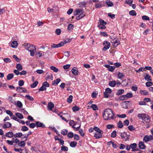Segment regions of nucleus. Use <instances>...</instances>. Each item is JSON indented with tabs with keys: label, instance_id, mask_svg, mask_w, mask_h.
<instances>
[{
	"label": "nucleus",
	"instance_id": "1",
	"mask_svg": "<svg viewBox=\"0 0 153 153\" xmlns=\"http://www.w3.org/2000/svg\"><path fill=\"white\" fill-rule=\"evenodd\" d=\"M102 116L104 119L105 120H114L116 118L114 113L109 108H107L103 111Z\"/></svg>",
	"mask_w": 153,
	"mask_h": 153
},
{
	"label": "nucleus",
	"instance_id": "2",
	"mask_svg": "<svg viewBox=\"0 0 153 153\" xmlns=\"http://www.w3.org/2000/svg\"><path fill=\"white\" fill-rule=\"evenodd\" d=\"M25 49L30 52V55L31 56H33L36 52L35 46L34 45L25 43Z\"/></svg>",
	"mask_w": 153,
	"mask_h": 153
},
{
	"label": "nucleus",
	"instance_id": "3",
	"mask_svg": "<svg viewBox=\"0 0 153 153\" xmlns=\"http://www.w3.org/2000/svg\"><path fill=\"white\" fill-rule=\"evenodd\" d=\"M94 130L96 131L94 135V137L95 138L99 139L101 138L102 137L103 131L96 126L94 127Z\"/></svg>",
	"mask_w": 153,
	"mask_h": 153
},
{
	"label": "nucleus",
	"instance_id": "4",
	"mask_svg": "<svg viewBox=\"0 0 153 153\" xmlns=\"http://www.w3.org/2000/svg\"><path fill=\"white\" fill-rule=\"evenodd\" d=\"M69 42H70V41H68V42L65 41V43L63 42H61L60 43L57 44L52 43L51 45V47L53 48H58L62 46L64 44Z\"/></svg>",
	"mask_w": 153,
	"mask_h": 153
},
{
	"label": "nucleus",
	"instance_id": "5",
	"mask_svg": "<svg viewBox=\"0 0 153 153\" xmlns=\"http://www.w3.org/2000/svg\"><path fill=\"white\" fill-rule=\"evenodd\" d=\"M104 48L102 49V50L105 51L108 49L110 47V43L108 41H104L103 43Z\"/></svg>",
	"mask_w": 153,
	"mask_h": 153
},
{
	"label": "nucleus",
	"instance_id": "6",
	"mask_svg": "<svg viewBox=\"0 0 153 153\" xmlns=\"http://www.w3.org/2000/svg\"><path fill=\"white\" fill-rule=\"evenodd\" d=\"M74 14L75 15H85V13L84 12L83 10L82 9H76L74 11Z\"/></svg>",
	"mask_w": 153,
	"mask_h": 153
},
{
	"label": "nucleus",
	"instance_id": "7",
	"mask_svg": "<svg viewBox=\"0 0 153 153\" xmlns=\"http://www.w3.org/2000/svg\"><path fill=\"white\" fill-rule=\"evenodd\" d=\"M36 126L38 127H41L42 128H44L45 127V125L39 121H36Z\"/></svg>",
	"mask_w": 153,
	"mask_h": 153
},
{
	"label": "nucleus",
	"instance_id": "8",
	"mask_svg": "<svg viewBox=\"0 0 153 153\" xmlns=\"http://www.w3.org/2000/svg\"><path fill=\"white\" fill-rule=\"evenodd\" d=\"M143 120H144L145 122L146 121H148V122H150V118L148 116V115L146 114H143Z\"/></svg>",
	"mask_w": 153,
	"mask_h": 153
},
{
	"label": "nucleus",
	"instance_id": "9",
	"mask_svg": "<svg viewBox=\"0 0 153 153\" xmlns=\"http://www.w3.org/2000/svg\"><path fill=\"white\" fill-rule=\"evenodd\" d=\"M105 66L108 68V70L111 72H112L115 68V67L114 66H110L109 65H105Z\"/></svg>",
	"mask_w": 153,
	"mask_h": 153
},
{
	"label": "nucleus",
	"instance_id": "10",
	"mask_svg": "<svg viewBox=\"0 0 153 153\" xmlns=\"http://www.w3.org/2000/svg\"><path fill=\"white\" fill-rule=\"evenodd\" d=\"M12 126L11 123L8 122H6L4 124L2 127L4 128H7L10 127Z\"/></svg>",
	"mask_w": 153,
	"mask_h": 153
},
{
	"label": "nucleus",
	"instance_id": "11",
	"mask_svg": "<svg viewBox=\"0 0 153 153\" xmlns=\"http://www.w3.org/2000/svg\"><path fill=\"white\" fill-rule=\"evenodd\" d=\"M138 146L139 148L141 149H144L146 148V146L144 142L142 141L140 142L139 143Z\"/></svg>",
	"mask_w": 153,
	"mask_h": 153
},
{
	"label": "nucleus",
	"instance_id": "12",
	"mask_svg": "<svg viewBox=\"0 0 153 153\" xmlns=\"http://www.w3.org/2000/svg\"><path fill=\"white\" fill-rule=\"evenodd\" d=\"M71 71L73 74L75 76L77 75L78 74V71L77 69L75 67H74L72 68Z\"/></svg>",
	"mask_w": 153,
	"mask_h": 153
},
{
	"label": "nucleus",
	"instance_id": "13",
	"mask_svg": "<svg viewBox=\"0 0 153 153\" xmlns=\"http://www.w3.org/2000/svg\"><path fill=\"white\" fill-rule=\"evenodd\" d=\"M61 81L60 79L58 78L56 80H54L52 83V85H56Z\"/></svg>",
	"mask_w": 153,
	"mask_h": 153
},
{
	"label": "nucleus",
	"instance_id": "14",
	"mask_svg": "<svg viewBox=\"0 0 153 153\" xmlns=\"http://www.w3.org/2000/svg\"><path fill=\"white\" fill-rule=\"evenodd\" d=\"M74 26L72 24H69L68 26V32L71 31L73 29Z\"/></svg>",
	"mask_w": 153,
	"mask_h": 153
},
{
	"label": "nucleus",
	"instance_id": "15",
	"mask_svg": "<svg viewBox=\"0 0 153 153\" xmlns=\"http://www.w3.org/2000/svg\"><path fill=\"white\" fill-rule=\"evenodd\" d=\"M14 134L12 132H9L5 134V136L8 137H11L14 136Z\"/></svg>",
	"mask_w": 153,
	"mask_h": 153
},
{
	"label": "nucleus",
	"instance_id": "16",
	"mask_svg": "<svg viewBox=\"0 0 153 153\" xmlns=\"http://www.w3.org/2000/svg\"><path fill=\"white\" fill-rule=\"evenodd\" d=\"M54 104L51 102H49L48 105V108L49 110H52V108L54 107Z\"/></svg>",
	"mask_w": 153,
	"mask_h": 153
},
{
	"label": "nucleus",
	"instance_id": "17",
	"mask_svg": "<svg viewBox=\"0 0 153 153\" xmlns=\"http://www.w3.org/2000/svg\"><path fill=\"white\" fill-rule=\"evenodd\" d=\"M77 144V142L75 141H72L70 143V145L71 147L74 148L75 147Z\"/></svg>",
	"mask_w": 153,
	"mask_h": 153
},
{
	"label": "nucleus",
	"instance_id": "18",
	"mask_svg": "<svg viewBox=\"0 0 153 153\" xmlns=\"http://www.w3.org/2000/svg\"><path fill=\"white\" fill-rule=\"evenodd\" d=\"M18 43L16 41H13L11 44V46L12 48H16L18 45Z\"/></svg>",
	"mask_w": 153,
	"mask_h": 153
},
{
	"label": "nucleus",
	"instance_id": "19",
	"mask_svg": "<svg viewBox=\"0 0 153 153\" xmlns=\"http://www.w3.org/2000/svg\"><path fill=\"white\" fill-rule=\"evenodd\" d=\"M120 136L121 138H124L126 137H127V139H128V135H127V133L125 132H124L123 133H121Z\"/></svg>",
	"mask_w": 153,
	"mask_h": 153
},
{
	"label": "nucleus",
	"instance_id": "20",
	"mask_svg": "<svg viewBox=\"0 0 153 153\" xmlns=\"http://www.w3.org/2000/svg\"><path fill=\"white\" fill-rule=\"evenodd\" d=\"M116 84V81H111L109 83V85L112 87H114Z\"/></svg>",
	"mask_w": 153,
	"mask_h": 153
},
{
	"label": "nucleus",
	"instance_id": "21",
	"mask_svg": "<svg viewBox=\"0 0 153 153\" xmlns=\"http://www.w3.org/2000/svg\"><path fill=\"white\" fill-rule=\"evenodd\" d=\"M17 70L19 71H21L23 69V67L22 65L19 63L17 64L16 67Z\"/></svg>",
	"mask_w": 153,
	"mask_h": 153
},
{
	"label": "nucleus",
	"instance_id": "22",
	"mask_svg": "<svg viewBox=\"0 0 153 153\" xmlns=\"http://www.w3.org/2000/svg\"><path fill=\"white\" fill-rule=\"evenodd\" d=\"M14 76V75L13 74H9L7 76V79L9 80L12 79Z\"/></svg>",
	"mask_w": 153,
	"mask_h": 153
},
{
	"label": "nucleus",
	"instance_id": "23",
	"mask_svg": "<svg viewBox=\"0 0 153 153\" xmlns=\"http://www.w3.org/2000/svg\"><path fill=\"white\" fill-rule=\"evenodd\" d=\"M124 91L123 89H119L118 90L117 92L116 93V94L117 95H120L123 94L124 92Z\"/></svg>",
	"mask_w": 153,
	"mask_h": 153
},
{
	"label": "nucleus",
	"instance_id": "24",
	"mask_svg": "<svg viewBox=\"0 0 153 153\" xmlns=\"http://www.w3.org/2000/svg\"><path fill=\"white\" fill-rule=\"evenodd\" d=\"M23 135H24L22 133H17L14 134V136L16 137L20 138Z\"/></svg>",
	"mask_w": 153,
	"mask_h": 153
},
{
	"label": "nucleus",
	"instance_id": "25",
	"mask_svg": "<svg viewBox=\"0 0 153 153\" xmlns=\"http://www.w3.org/2000/svg\"><path fill=\"white\" fill-rule=\"evenodd\" d=\"M112 40H111V42ZM114 44L113 45L114 47H117L120 44V42L117 40H115V41L112 42Z\"/></svg>",
	"mask_w": 153,
	"mask_h": 153
},
{
	"label": "nucleus",
	"instance_id": "26",
	"mask_svg": "<svg viewBox=\"0 0 153 153\" xmlns=\"http://www.w3.org/2000/svg\"><path fill=\"white\" fill-rule=\"evenodd\" d=\"M44 53L43 51H40L36 54V55H37L38 57H40L42 56Z\"/></svg>",
	"mask_w": 153,
	"mask_h": 153
},
{
	"label": "nucleus",
	"instance_id": "27",
	"mask_svg": "<svg viewBox=\"0 0 153 153\" xmlns=\"http://www.w3.org/2000/svg\"><path fill=\"white\" fill-rule=\"evenodd\" d=\"M119 99L120 100H127V97H126V95H123L122 96H120L119 98Z\"/></svg>",
	"mask_w": 153,
	"mask_h": 153
},
{
	"label": "nucleus",
	"instance_id": "28",
	"mask_svg": "<svg viewBox=\"0 0 153 153\" xmlns=\"http://www.w3.org/2000/svg\"><path fill=\"white\" fill-rule=\"evenodd\" d=\"M140 93L142 95H148V92L146 90H140Z\"/></svg>",
	"mask_w": 153,
	"mask_h": 153
},
{
	"label": "nucleus",
	"instance_id": "29",
	"mask_svg": "<svg viewBox=\"0 0 153 153\" xmlns=\"http://www.w3.org/2000/svg\"><path fill=\"white\" fill-rule=\"evenodd\" d=\"M144 79L146 80L147 81H150L152 80V79H151L150 76L148 75V74H146V76L144 77Z\"/></svg>",
	"mask_w": 153,
	"mask_h": 153
},
{
	"label": "nucleus",
	"instance_id": "30",
	"mask_svg": "<svg viewBox=\"0 0 153 153\" xmlns=\"http://www.w3.org/2000/svg\"><path fill=\"white\" fill-rule=\"evenodd\" d=\"M25 97L27 98V99L29 100L33 101L34 100L33 98L32 97L28 95H26L25 96Z\"/></svg>",
	"mask_w": 153,
	"mask_h": 153
},
{
	"label": "nucleus",
	"instance_id": "31",
	"mask_svg": "<svg viewBox=\"0 0 153 153\" xmlns=\"http://www.w3.org/2000/svg\"><path fill=\"white\" fill-rule=\"evenodd\" d=\"M16 106H17L19 108H22V107L23 105L22 102L19 101H18L16 104Z\"/></svg>",
	"mask_w": 153,
	"mask_h": 153
},
{
	"label": "nucleus",
	"instance_id": "32",
	"mask_svg": "<svg viewBox=\"0 0 153 153\" xmlns=\"http://www.w3.org/2000/svg\"><path fill=\"white\" fill-rule=\"evenodd\" d=\"M68 131L66 129H63L62 130L61 133L64 135H66L67 134Z\"/></svg>",
	"mask_w": 153,
	"mask_h": 153
},
{
	"label": "nucleus",
	"instance_id": "33",
	"mask_svg": "<svg viewBox=\"0 0 153 153\" xmlns=\"http://www.w3.org/2000/svg\"><path fill=\"white\" fill-rule=\"evenodd\" d=\"M38 82L37 81H35L31 85V87L32 88H35L38 85Z\"/></svg>",
	"mask_w": 153,
	"mask_h": 153
},
{
	"label": "nucleus",
	"instance_id": "34",
	"mask_svg": "<svg viewBox=\"0 0 153 153\" xmlns=\"http://www.w3.org/2000/svg\"><path fill=\"white\" fill-rule=\"evenodd\" d=\"M16 116L18 118L20 119H22L23 116V115L20 113H17L16 114Z\"/></svg>",
	"mask_w": 153,
	"mask_h": 153
},
{
	"label": "nucleus",
	"instance_id": "35",
	"mask_svg": "<svg viewBox=\"0 0 153 153\" xmlns=\"http://www.w3.org/2000/svg\"><path fill=\"white\" fill-rule=\"evenodd\" d=\"M50 68L55 72H57L59 71V69L53 66H51Z\"/></svg>",
	"mask_w": 153,
	"mask_h": 153
},
{
	"label": "nucleus",
	"instance_id": "36",
	"mask_svg": "<svg viewBox=\"0 0 153 153\" xmlns=\"http://www.w3.org/2000/svg\"><path fill=\"white\" fill-rule=\"evenodd\" d=\"M61 150L62 151H67L68 150V148L67 146L62 145L61 147Z\"/></svg>",
	"mask_w": 153,
	"mask_h": 153
},
{
	"label": "nucleus",
	"instance_id": "37",
	"mask_svg": "<svg viewBox=\"0 0 153 153\" xmlns=\"http://www.w3.org/2000/svg\"><path fill=\"white\" fill-rule=\"evenodd\" d=\"M137 144L136 143H133L130 144V147L132 149H134L137 147Z\"/></svg>",
	"mask_w": 153,
	"mask_h": 153
},
{
	"label": "nucleus",
	"instance_id": "38",
	"mask_svg": "<svg viewBox=\"0 0 153 153\" xmlns=\"http://www.w3.org/2000/svg\"><path fill=\"white\" fill-rule=\"evenodd\" d=\"M117 126L120 128H122L123 126L122 122L121 121H119L117 124Z\"/></svg>",
	"mask_w": 153,
	"mask_h": 153
},
{
	"label": "nucleus",
	"instance_id": "39",
	"mask_svg": "<svg viewBox=\"0 0 153 153\" xmlns=\"http://www.w3.org/2000/svg\"><path fill=\"white\" fill-rule=\"evenodd\" d=\"M72 99H73L72 96L71 95H70L67 99V102L69 103H71L72 101Z\"/></svg>",
	"mask_w": 153,
	"mask_h": 153
},
{
	"label": "nucleus",
	"instance_id": "40",
	"mask_svg": "<svg viewBox=\"0 0 153 153\" xmlns=\"http://www.w3.org/2000/svg\"><path fill=\"white\" fill-rule=\"evenodd\" d=\"M106 4L108 7H112L113 5V4L112 2L109 1H107L106 2Z\"/></svg>",
	"mask_w": 153,
	"mask_h": 153
},
{
	"label": "nucleus",
	"instance_id": "41",
	"mask_svg": "<svg viewBox=\"0 0 153 153\" xmlns=\"http://www.w3.org/2000/svg\"><path fill=\"white\" fill-rule=\"evenodd\" d=\"M129 14L131 16H135L136 15L137 13L134 10H132L130 11L129 13Z\"/></svg>",
	"mask_w": 153,
	"mask_h": 153
},
{
	"label": "nucleus",
	"instance_id": "42",
	"mask_svg": "<svg viewBox=\"0 0 153 153\" xmlns=\"http://www.w3.org/2000/svg\"><path fill=\"white\" fill-rule=\"evenodd\" d=\"M25 143L24 141H20L19 142L18 145L20 147L24 146L25 145Z\"/></svg>",
	"mask_w": 153,
	"mask_h": 153
},
{
	"label": "nucleus",
	"instance_id": "43",
	"mask_svg": "<svg viewBox=\"0 0 153 153\" xmlns=\"http://www.w3.org/2000/svg\"><path fill=\"white\" fill-rule=\"evenodd\" d=\"M95 7L97 8H100L102 7V5L100 3L95 4Z\"/></svg>",
	"mask_w": 153,
	"mask_h": 153
},
{
	"label": "nucleus",
	"instance_id": "44",
	"mask_svg": "<svg viewBox=\"0 0 153 153\" xmlns=\"http://www.w3.org/2000/svg\"><path fill=\"white\" fill-rule=\"evenodd\" d=\"M143 141H145V142H148V141H150L149 137H148V136L146 135H145L143 138Z\"/></svg>",
	"mask_w": 153,
	"mask_h": 153
},
{
	"label": "nucleus",
	"instance_id": "45",
	"mask_svg": "<svg viewBox=\"0 0 153 153\" xmlns=\"http://www.w3.org/2000/svg\"><path fill=\"white\" fill-rule=\"evenodd\" d=\"M23 88L20 87H17L16 91L19 93H22Z\"/></svg>",
	"mask_w": 153,
	"mask_h": 153
},
{
	"label": "nucleus",
	"instance_id": "46",
	"mask_svg": "<svg viewBox=\"0 0 153 153\" xmlns=\"http://www.w3.org/2000/svg\"><path fill=\"white\" fill-rule=\"evenodd\" d=\"M91 107L94 110H98L97 106L96 104H92L91 105Z\"/></svg>",
	"mask_w": 153,
	"mask_h": 153
},
{
	"label": "nucleus",
	"instance_id": "47",
	"mask_svg": "<svg viewBox=\"0 0 153 153\" xmlns=\"http://www.w3.org/2000/svg\"><path fill=\"white\" fill-rule=\"evenodd\" d=\"M116 133L117 132L116 131H114L113 132L111 133V137L112 138H114L116 137L117 135Z\"/></svg>",
	"mask_w": 153,
	"mask_h": 153
},
{
	"label": "nucleus",
	"instance_id": "48",
	"mask_svg": "<svg viewBox=\"0 0 153 153\" xmlns=\"http://www.w3.org/2000/svg\"><path fill=\"white\" fill-rule=\"evenodd\" d=\"M74 135L73 133L72 132H70L67 135V137L69 138H72Z\"/></svg>",
	"mask_w": 153,
	"mask_h": 153
},
{
	"label": "nucleus",
	"instance_id": "49",
	"mask_svg": "<svg viewBox=\"0 0 153 153\" xmlns=\"http://www.w3.org/2000/svg\"><path fill=\"white\" fill-rule=\"evenodd\" d=\"M153 83L152 82H148L146 83V85L147 87H149L150 86L152 85Z\"/></svg>",
	"mask_w": 153,
	"mask_h": 153
},
{
	"label": "nucleus",
	"instance_id": "50",
	"mask_svg": "<svg viewBox=\"0 0 153 153\" xmlns=\"http://www.w3.org/2000/svg\"><path fill=\"white\" fill-rule=\"evenodd\" d=\"M13 57L17 62H19L20 61V59L16 55H13Z\"/></svg>",
	"mask_w": 153,
	"mask_h": 153
},
{
	"label": "nucleus",
	"instance_id": "51",
	"mask_svg": "<svg viewBox=\"0 0 153 153\" xmlns=\"http://www.w3.org/2000/svg\"><path fill=\"white\" fill-rule=\"evenodd\" d=\"M142 19L144 20H149L150 19L149 16L145 15L142 16Z\"/></svg>",
	"mask_w": 153,
	"mask_h": 153
},
{
	"label": "nucleus",
	"instance_id": "52",
	"mask_svg": "<svg viewBox=\"0 0 153 153\" xmlns=\"http://www.w3.org/2000/svg\"><path fill=\"white\" fill-rule=\"evenodd\" d=\"M4 61L6 63L10 62H11V60L9 58H6L3 59Z\"/></svg>",
	"mask_w": 153,
	"mask_h": 153
},
{
	"label": "nucleus",
	"instance_id": "53",
	"mask_svg": "<svg viewBox=\"0 0 153 153\" xmlns=\"http://www.w3.org/2000/svg\"><path fill=\"white\" fill-rule=\"evenodd\" d=\"M79 109V107L76 106H75L74 107H73L72 108V109L73 111L74 112H76L77 111H78Z\"/></svg>",
	"mask_w": 153,
	"mask_h": 153
},
{
	"label": "nucleus",
	"instance_id": "54",
	"mask_svg": "<svg viewBox=\"0 0 153 153\" xmlns=\"http://www.w3.org/2000/svg\"><path fill=\"white\" fill-rule=\"evenodd\" d=\"M99 21L100 24H99V25H105L106 24V22H105V21L103 20H102L101 19H100L99 20Z\"/></svg>",
	"mask_w": 153,
	"mask_h": 153
},
{
	"label": "nucleus",
	"instance_id": "55",
	"mask_svg": "<svg viewBox=\"0 0 153 153\" xmlns=\"http://www.w3.org/2000/svg\"><path fill=\"white\" fill-rule=\"evenodd\" d=\"M105 92L108 94H111L112 92V90L109 88H107L105 89Z\"/></svg>",
	"mask_w": 153,
	"mask_h": 153
},
{
	"label": "nucleus",
	"instance_id": "56",
	"mask_svg": "<svg viewBox=\"0 0 153 153\" xmlns=\"http://www.w3.org/2000/svg\"><path fill=\"white\" fill-rule=\"evenodd\" d=\"M133 1V0H126L125 1V4H127L130 5L132 4Z\"/></svg>",
	"mask_w": 153,
	"mask_h": 153
},
{
	"label": "nucleus",
	"instance_id": "57",
	"mask_svg": "<svg viewBox=\"0 0 153 153\" xmlns=\"http://www.w3.org/2000/svg\"><path fill=\"white\" fill-rule=\"evenodd\" d=\"M61 33V30L60 29H57L55 31V33L56 34L58 35H59Z\"/></svg>",
	"mask_w": 153,
	"mask_h": 153
},
{
	"label": "nucleus",
	"instance_id": "58",
	"mask_svg": "<svg viewBox=\"0 0 153 153\" xmlns=\"http://www.w3.org/2000/svg\"><path fill=\"white\" fill-rule=\"evenodd\" d=\"M105 25H98V27L99 28L101 29H104L106 28V26H105Z\"/></svg>",
	"mask_w": 153,
	"mask_h": 153
},
{
	"label": "nucleus",
	"instance_id": "59",
	"mask_svg": "<svg viewBox=\"0 0 153 153\" xmlns=\"http://www.w3.org/2000/svg\"><path fill=\"white\" fill-rule=\"evenodd\" d=\"M144 70V68L143 67L140 68L138 70H135V71L139 73L140 71H143Z\"/></svg>",
	"mask_w": 153,
	"mask_h": 153
},
{
	"label": "nucleus",
	"instance_id": "60",
	"mask_svg": "<svg viewBox=\"0 0 153 153\" xmlns=\"http://www.w3.org/2000/svg\"><path fill=\"white\" fill-rule=\"evenodd\" d=\"M24 82L23 80H19L18 82L19 85L20 86H22L24 85Z\"/></svg>",
	"mask_w": 153,
	"mask_h": 153
},
{
	"label": "nucleus",
	"instance_id": "61",
	"mask_svg": "<svg viewBox=\"0 0 153 153\" xmlns=\"http://www.w3.org/2000/svg\"><path fill=\"white\" fill-rule=\"evenodd\" d=\"M117 75L118 77V78L119 79H121L123 77L125 76L122 73L120 72H119L118 73Z\"/></svg>",
	"mask_w": 153,
	"mask_h": 153
},
{
	"label": "nucleus",
	"instance_id": "62",
	"mask_svg": "<svg viewBox=\"0 0 153 153\" xmlns=\"http://www.w3.org/2000/svg\"><path fill=\"white\" fill-rule=\"evenodd\" d=\"M28 130V128L26 126H22L21 130L23 131H27Z\"/></svg>",
	"mask_w": 153,
	"mask_h": 153
},
{
	"label": "nucleus",
	"instance_id": "63",
	"mask_svg": "<svg viewBox=\"0 0 153 153\" xmlns=\"http://www.w3.org/2000/svg\"><path fill=\"white\" fill-rule=\"evenodd\" d=\"M74 139L75 140H79V136L76 134H74Z\"/></svg>",
	"mask_w": 153,
	"mask_h": 153
},
{
	"label": "nucleus",
	"instance_id": "64",
	"mask_svg": "<svg viewBox=\"0 0 153 153\" xmlns=\"http://www.w3.org/2000/svg\"><path fill=\"white\" fill-rule=\"evenodd\" d=\"M114 127V126L113 125L108 124L106 126V128L108 129H111Z\"/></svg>",
	"mask_w": 153,
	"mask_h": 153
}]
</instances>
